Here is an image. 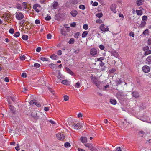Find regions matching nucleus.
I'll return each instance as SVG.
<instances>
[{
  "label": "nucleus",
  "instance_id": "obj_9",
  "mask_svg": "<svg viewBox=\"0 0 151 151\" xmlns=\"http://www.w3.org/2000/svg\"><path fill=\"white\" fill-rule=\"evenodd\" d=\"M84 145L86 147L88 148L91 150L93 151V147L91 144L86 143Z\"/></svg>",
  "mask_w": 151,
  "mask_h": 151
},
{
  "label": "nucleus",
  "instance_id": "obj_2",
  "mask_svg": "<svg viewBox=\"0 0 151 151\" xmlns=\"http://www.w3.org/2000/svg\"><path fill=\"white\" fill-rule=\"evenodd\" d=\"M68 124L72 128L76 129H79L82 127L81 124L79 122H78L77 123L68 122Z\"/></svg>",
  "mask_w": 151,
  "mask_h": 151
},
{
  "label": "nucleus",
  "instance_id": "obj_10",
  "mask_svg": "<svg viewBox=\"0 0 151 151\" xmlns=\"http://www.w3.org/2000/svg\"><path fill=\"white\" fill-rule=\"evenodd\" d=\"M116 5L115 4H112L110 6L111 10L114 13L116 12Z\"/></svg>",
  "mask_w": 151,
  "mask_h": 151
},
{
  "label": "nucleus",
  "instance_id": "obj_39",
  "mask_svg": "<svg viewBox=\"0 0 151 151\" xmlns=\"http://www.w3.org/2000/svg\"><path fill=\"white\" fill-rule=\"evenodd\" d=\"M57 56L55 55H53L50 56V58L53 60H55L56 58H57Z\"/></svg>",
  "mask_w": 151,
  "mask_h": 151
},
{
  "label": "nucleus",
  "instance_id": "obj_24",
  "mask_svg": "<svg viewBox=\"0 0 151 151\" xmlns=\"http://www.w3.org/2000/svg\"><path fill=\"white\" fill-rule=\"evenodd\" d=\"M81 86V82L78 81L74 85L75 87L76 88H79Z\"/></svg>",
  "mask_w": 151,
  "mask_h": 151
},
{
  "label": "nucleus",
  "instance_id": "obj_28",
  "mask_svg": "<svg viewBox=\"0 0 151 151\" xmlns=\"http://www.w3.org/2000/svg\"><path fill=\"white\" fill-rule=\"evenodd\" d=\"M146 24V23L145 21H142L139 25V27H144Z\"/></svg>",
  "mask_w": 151,
  "mask_h": 151
},
{
  "label": "nucleus",
  "instance_id": "obj_23",
  "mask_svg": "<svg viewBox=\"0 0 151 151\" xmlns=\"http://www.w3.org/2000/svg\"><path fill=\"white\" fill-rule=\"evenodd\" d=\"M132 96L135 98L138 97L139 96V94L137 92H133L132 93Z\"/></svg>",
  "mask_w": 151,
  "mask_h": 151
},
{
  "label": "nucleus",
  "instance_id": "obj_27",
  "mask_svg": "<svg viewBox=\"0 0 151 151\" xmlns=\"http://www.w3.org/2000/svg\"><path fill=\"white\" fill-rule=\"evenodd\" d=\"M88 32L87 31L84 32L82 34V37L83 38L85 37L88 35Z\"/></svg>",
  "mask_w": 151,
  "mask_h": 151
},
{
  "label": "nucleus",
  "instance_id": "obj_52",
  "mask_svg": "<svg viewBox=\"0 0 151 151\" xmlns=\"http://www.w3.org/2000/svg\"><path fill=\"white\" fill-rule=\"evenodd\" d=\"M71 3L73 4H76L78 3V1L77 0H73Z\"/></svg>",
  "mask_w": 151,
  "mask_h": 151
},
{
  "label": "nucleus",
  "instance_id": "obj_53",
  "mask_svg": "<svg viewBox=\"0 0 151 151\" xmlns=\"http://www.w3.org/2000/svg\"><path fill=\"white\" fill-rule=\"evenodd\" d=\"M52 37V35L50 34H48L47 36V38L48 39H50Z\"/></svg>",
  "mask_w": 151,
  "mask_h": 151
},
{
  "label": "nucleus",
  "instance_id": "obj_48",
  "mask_svg": "<svg viewBox=\"0 0 151 151\" xmlns=\"http://www.w3.org/2000/svg\"><path fill=\"white\" fill-rule=\"evenodd\" d=\"M99 47L100 48V49L101 50H104L105 48L104 46L102 45H101L99 46Z\"/></svg>",
  "mask_w": 151,
  "mask_h": 151
},
{
  "label": "nucleus",
  "instance_id": "obj_58",
  "mask_svg": "<svg viewBox=\"0 0 151 151\" xmlns=\"http://www.w3.org/2000/svg\"><path fill=\"white\" fill-rule=\"evenodd\" d=\"M35 23L37 24H39L40 23V21L38 19H36L35 21Z\"/></svg>",
  "mask_w": 151,
  "mask_h": 151
},
{
  "label": "nucleus",
  "instance_id": "obj_64",
  "mask_svg": "<svg viewBox=\"0 0 151 151\" xmlns=\"http://www.w3.org/2000/svg\"><path fill=\"white\" fill-rule=\"evenodd\" d=\"M116 151H121V149L119 147H118L116 148Z\"/></svg>",
  "mask_w": 151,
  "mask_h": 151
},
{
  "label": "nucleus",
  "instance_id": "obj_32",
  "mask_svg": "<svg viewBox=\"0 0 151 151\" xmlns=\"http://www.w3.org/2000/svg\"><path fill=\"white\" fill-rule=\"evenodd\" d=\"M104 59V57H101L98 58L96 59L97 61H98L101 62Z\"/></svg>",
  "mask_w": 151,
  "mask_h": 151
},
{
  "label": "nucleus",
  "instance_id": "obj_31",
  "mask_svg": "<svg viewBox=\"0 0 151 151\" xmlns=\"http://www.w3.org/2000/svg\"><path fill=\"white\" fill-rule=\"evenodd\" d=\"M61 83L63 84L67 85L68 84V82L67 80H63L62 81Z\"/></svg>",
  "mask_w": 151,
  "mask_h": 151
},
{
  "label": "nucleus",
  "instance_id": "obj_46",
  "mask_svg": "<svg viewBox=\"0 0 151 151\" xmlns=\"http://www.w3.org/2000/svg\"><path fill=\"white\" fill-rule=\"evenodd\" d=\"M64 100L65 101H67L68 100L69 97L68 96L65 95L64 96Z\"/></svg>",
  "mask_w": 151,
  "mask_h": 151
},
{
  "label": "nucleus",
  "instance_id": "obj_13",
  "mask_svg": "<svg viewBox=\"0 0 151 151\" xmlns=\"http://www.w3.org/2000/svg\"><path fill=\"white\" fill-rule=\"evenodd\" d=\"M52 7L53 9H56L58 8L59 7V6L58 2H54Z\"/></svg>",
  "mask_w": 151,
  "mask_h": 151
},
{
  "label": "nucleus",
  "instance_id": "obj_8",
  "mask_svg": "<svg viewBox=\"0 0 151 151\" xmlns=\"http://www.w3.org/2000/svg\"><path fill=\"white\" fill-rule=\"evenodd\" d=\"M142 69L143 71L146 73L149 72L150 70V68L147 65L144 66L142 67Z\"/></svg>",
  "mask_w": 151,
  "mask_h": 151
},
{
  "label": "nucleus",
  "instance_id": "obj_20",
  "mask_svg": "<svg viewBox=\"0 0 151 151\" xmlns=\"http://www.w3.org/2000/svg\"><path fill=\"white\" fill-rule=\"evenodd\" d=\"M81 142L83 143H85L87 142V138L86 137H81Z\"/></svg>",
  "mask_w": 151,
  "mask_h": 151
},
{
  "label": "nucleus",
  "instance_id": "obj_34",
  "mask_svg": "<svg viewBox=\"0 0 151 151\" xmlns=\"http://www.w3.org/2000/svg\"><path fill=\"white\" fill-rule=\"evenodd\" d=\"M85 8V6L84 5H80L79 6V9L82 10H84Z\"/></svg>",
  "mask_w": 151,
  "mask_h": 151
},
{
  "label": "nucleus",
  "instance_id": "obj_30",
  "mask_svg": "<svg viewBox=\"0 0 151 151\" xmlns=\"http://www.w3.org/2000/svg\"><path fill=\"white\" fill-rule=\"evenodd\" d=\"M149 33V30L147 29L145 30L143 33V34L145 35H148Z\"/></svg>",
  "mask_w": 151,
  "mask_h": 151
},
{
  "label": "nucleus",
  "instance_id": "obj_49",
  "mask_svg": "<svg viewBox=\"0 0 151 151\" xmlns=\"http://www.w3.org/2000/svg\"><path fill=\"white\" fill-rule=\"evenodd\" d=\"M34 66L36 68H39L40 66V65L38 63H35L34 64Z\"/></svg>",
  "mask_w": 151,
  "mask_h": 151
},
{
  "label": "nucleus",
  "instance_id": "obj_40",
  "mask_svg": "<svg viewBox=\"0 0 151 151\" xmlns=\"http://www.w3.org/2000/svg\"><path fill=\"white\" fill-rule=\"evenodd\" d=\"M32 116L35 119H38L39 116H38L37 114H35V115H34L33 114H32Z\"/></svg>",
  "mask_w": 151,
  "mask_h": 151
},
{
  "label": "nucleus",
  "instance_id": "obj_26",
  "mask_svg": "<svg viewBox=\"0 0 151 151\" xmlns=\"http://www.w3.org/2000/svg\"><path fill=\"white\" fill-rule=\"evenodd\" d=\"M136 13L138 15L141 16L142 14V12L141 10H136Z\"/></svg>",
  "mask_w": 151,
  "mask_h": 151
},
{
  "label": "nucleus",
  "instance_id": "obj_55",
  "mask_svg": "<svg viewBox=\"0 0 151 151\" xmlns=\"http://www.w3.org/2000/svg\"><path fill=\"white\" fill-rule=\"evenodd\" d=\"M14 32V29H11L9 30V32L12 34H13Z\"/></svg>",
  "mask_w": 151,
  "mask_h": 151
},
{
  "label": "nucleus",
  "instance_id": "obj_11",
  "mask_svg": "<svg viewBox=\"0 0 151 151\" xmlns=\"http://www.w3.org/2000/svg\"><path fill=\"white\" fill-rule=\"evenodd\" d=\"M30 104H35L37 107H40V106L41 105L40 103L38 101H36L35 100L34 101L32 100L30 101Z\"/></svg>",
  "mask_w": 151,
  "mask_h": 151
},
{
  "label": "nucleus",
  "instance_id": "obj_5",
  "mask_svg": "<svg viewBox=\"0 0 151 151\" xmlns=\"http://www.w3.org/2000/svg\"><path fill=\"white\" fill-rule=\"evenodd\" d=\"M57 139L60 140H63L65 138V136L63 134L61 133H58L56 134Z\"/></svg>",
  "mask_w": 151,
  "mask_h": 151
},
{
  "label": "nucleus",
  "instance_id": "obj_33",
  "mask_svg": "<svg viewBox=\"0 0 151 151\" xmlns=\"http://www.w3.org/2000/svg\"><path fill=\"white\" fill-rule=\"evenodd\" d=\"M103 16V14L102 13L100 12L96 14V16L98 17L99 18H100Z\"/></svg>",
  "mask_w": 151,
  "mask_h": 151
},
{
  "label": "nucleus",
  "instance_id": "obj_57",
  "mask_svg": "<svg viewBox=\"0 0 151 151\" xmlns=\"http://www.w3.org/2000/svg\"><path fill=\"white\" fill-rule=\"evenodd\" d=\"M76 24L75 22H73L70 24V26L71 27H76Z\"/></svg>",
  "mask_w": 151,
  "mask_h": 151
},
{
  "label": "nucleus",
  "instance_id": "obj_12",
  "mask_svg": "<svg viewBox=\"0 0 151 151\" xmlns=\"http://www.w3.org/2000/svg\"><path fill=\"white\" fill-rule=\"evenodd\" d=\"M111 55L114 57L119 59V55L117 52L115 50L112 51L111 52Z\"/></svg>",
  "mask_w": 151,
  "mask_h": 151
},
{
  "label": "nucleus",
  "instance_id": "obj_36",
  "mask_svg": "<svg viewBox=\"0 0 151 151\" xmlns=\"http://www.w3.org/2000/svg\"><path fill=\"white\" fill-rule=\"evenodd\" d=\"M74 39L73 38H71L68 41V43L69 44H72L74 43Z\"/></svg>",
  "mask_w": 151,
  "mask_h": 151
},
{
  "label": "nucleus",
  "instance_id": "obj_1",
  "mask_svg": "<svg viewBox=\"0 0 151 151\" xmlns=\"http://www.w3.org/2000/svg\"><path fill=\"white\" fill-rule=\"evenodd\" d=\"M91 80L93 83L99 89H101L104 85V83L103 82H100L98 78L95 77L92 78Z\"/></svg>",
  "mask_w": 151,
  "mask_h": 151
},
{
  "label": "nucleus",
  "instance_id": "obj_25",
  "mask_svg": "<svg viewBox=\"0 0 151 151\" xmlns=\"http://www.w3.org/2000/svg\"><path fill=\"white\" fill-rule=\"evenodd\" d=\"M66 71L70 74L71 75H73L74 73L70 69L68 68H66Z\"/></svg>",
  "mask_w": 151,
  "mask_h": 151
},
{
  "label": "nucleus",
  "instance_id": "obj_59",
  "mask_svg": "<svg viewBox=\"0 0 151 151\" xmlns=\"http://www.w3.org/2000/svg\"><path fill=\"white\" fill-rule=\"evenodd\" d=\"M93 6H96L98 5V3L96 2H94L92 4Z\"/></svg>",
  "mask_w": 151,
  "mask_h": 151
},
{
  "label": "nucleus",
  "instance_id": "obj_44",
  "mask_svg": "<svg viewBox=\"0 0 151 151\" xmlns=\"http://www.w3.org/2000/svg\"><path fill=\"white\" fill-rule=\"evenodd\" d=\"M83 28L85 30H87L88 29V25L87 24H85L83 25Z\"/></svg>",
  "mask_w": 151,
  "mask_h": 151
},
{
  "label": "nucleus",
  "instance_id": "obj_61",
  "mask_svg": "<svg viewBox=\"0 0 151 151\" xmlns=\"http://www.w3.org/2000/svg\"><path fill=\"white\" fill-rule=\"evenodd\" d=\"M109 85L107 84L106 86H104V88H103L104 90H105L106 88H108L109 87Z\"/></svg>",
  "mask_w": 151,
  "mask_h": 151
},
{
  "label": "nucleus",
  "instance_id": "obj_3",
  "mask_svg": "<svg viewBox=\"0 0 151 151\" xmlns=\"http://www.w3.org/2000/svg\"><path fill=\"white\" fill-rule=\"evenodd\" d=\"M15 14L16 18L18 20H20L24 17V15L21 12H16Z\"/></svg>",
  "mask_w": 151,
  "mask_h": 151
},
{
  "label": "nucleus",
  "instance_id": "obj_29",
  "mask_svg": "<svg viewBox=\"0 0 151 151\" xmlns=\"http://www.w3.org/2000/svg\"><path fill=\"white\" fill-rule=\"evenodd\" d=\"M22 38L23 40H27L28 39V36L27 35H24L22 36Z\"/></svg>",
  "mask_w": 151,
  "mask_h": 151
},
{
  "label": "nucleus",
  "instance_id": "obj_42",
  "mask_svg": "<svg viewBox=\"0 0 151 151\" xmlns=\"http://www.w3.org/2000/svg\"><path fill=\"white\" fill-rule=\"evenodd\" d=\"M122 93H121L120 92H119L117 93V97L119 98H122V97H121L120 96H122Z\"/></svg>",
  "mask_w": 151,
  "mask_h": 151
},
{
  "label": "nucleus",
  "instance_id": "obj_38",
  "mask_svg": "<svg viewBox=\"0 0 151 151\" xmlns=\"http://www.w3.org/2000/svg\"><path fill=\"white\" fill-rule=\"evenodd\" d=\"M151 53V50H147L145 51V55H147L148 54H150Z\"/></svg>",
  "mask_w": 151,
  "mask_h": 151
},
{
  "label": "nucleus",
  "instance_id": "obj_41",
  "mask_svg": "<svg viewBox=\"0 0 151 151\" xmlns=\"http://www.w3.org/2000/svg\"><path fill=\"white\" fill-rule=\"evenodd\" d=\"M80 36V33L79 32H77L74 35V37L76 38H78V37Z\"/></svg>",
  "mask_w": 151,
  "mask_h": 151
},
{
  "label": "nucleus",
  "instance_id": "obj_14",
  "mask_svg": "<svg viewBox=\"0 0 151 151\" xmlns=\"http://www.w3.org/2000/svg\"><path fill=\"white\" fill-rule=\"evenodd\" d=\"M56 73H57V77L59 79H61L63 78V76L60 74L59 70H57Z\"/></svg>",
  "mask_w": 151,
  "mask_h": 151
},
{
  "label": "nucleus",
  "instance_id": "obj_62",
  "mask_svg": "<svg viewBox=\"0 0 151 151\" xmlns=\"http://www.w3.org/2000/svg\"><path fill=\"white\" fill-rule=\"evenodd\" d=\"M49 122L52 124H55V122L51 120H49Z\"/></svg>",
  "mask_w": 151,
  "mask_h": 151
},
{
  "label": "nucleus",
  "instance_id": "obj_18",
  "mask_svg": "<svg viewBox=\"0 0 151 151\" xmlns=\"http://www.w3.org/2000/svg\"><path fill=\"white\" fill-rule=\"evenodd\" d=\"M144 0H137L136 1V4L138 6H139L142 4Z\"/></svg>",
  "mask_w": 151,
  "mask_h": 151
},
{
  "label": "nucleus",
  "instance_id": "obj_54",
  "mask_svg": "<svg viewBox=\"0 0 151 151\" xmlns=\"http://www.w3.org/2000/svg\"><path fill=\"white\" fill-rule=\"evenodd\" d=\"M62 54V51L60 50H59L57 52V54L59 55H60Z\"/></svg>",
  "mask_w": 151,
  "mask_h": 151
},
{
  "label": "nucleus",
  "instance_id": "obj_19",
  "mask_svg": "<svg viewBox=\"0 0 151 151\" xmlns=\"http://www.w3.org/2000/svg\"><path fill=\"white\" fill-rule=\"evenodd\" d=\"M110 102L112 104L115 105L116 104L117 102L116 100L114 99H111L110 100Z\"/></svg>",
  "mask_w": 151,
  "mask_h": 151
},
{
  "label": "nucleus",
  "instance_id": "obj_56",
  "mask_svg": "<svg viewBox=\"0 0 151 151\" xmlns=\"http://www.w3.org/2000/svg\"><path fill=\"white\" fill-rule=\"evenodd\" d=\"M21 76L23 78H26L27 77L26 73H22V74Z\"/></svg>",
  "mask_w": 151,
  "mask_h": 151
},
{
  "label": "nucleus",
  "instance_id": "obj_47",
  "mask_svg": "<svg viewBox=\"0 0 151 151\" xmlns=\"http://www.w3.org/2000/svg\"><path fill=\"white\" fill-rule=\"evenodd\" d=\"M20 58L21 60H24L25 59V56L24 55H21L20 57Z\"/></svg>",
  "mask_w": 151,
  "mask_h": 151
},
{
  "label": "nucleus",
  "instance_id": "obj_22",
  "mask_svg": "<svg viewBox=\"0 0 151 151\" xmlns=\"http://www.w3.org/2000/svg\"><path fill=\"white\" fill-rule=\"evenodd\" d=\"M49 66L52 69L55 70L56 69V65L53 64L52 63L49 65Z\"/></svg>",
  "mask_w": 151,
  "mask_h": 151
},
{
  "label": "nucleus",
  "instance_id": "obj_17",
  "mask_svg": "<svg viewBox=\"0 0 151 151\" xmlns=\"http://www.w3.org/2000/svg\"><path fill=\"white\" fill-rule=\"evenodd\" d=\"M70 14L72 16L75 17L77 15L78 12L77 11L74 10L71 12Z\"/></svg>",
  "mask_w": 151,
  "mask_h": 151
},
{
  "label": "nucleus",
  "instance_id": "obj_7",
  "mask_svg": "<svg viewBox=\"0 0 151 151\" xmlns=\"http://www.w3.org/2000/svg\"><path fill=\"white\" fill-rule=\"evenodd\" d=\"M40 7V5L38 4H35L33 6V9L37 13L39 12Z\"/></svg>",
  "mask_w": 151,
  "mask_h": 151
},
{
  "label": "nucleus",
  "instance_id": "obj_15",
  "mask_svg": "<svg viewBox=\"0 0 151 151\" xmlns=\"http://www.w3.org/2000/svg\"><path fill=\"white\" fill-rule=\"evenodd\" d=\"M10 17V15L8 14H5L3 15L2 17L4 18V20H7L9 19Z\"/></svg>",
  "mask_w": 151,
  "mask_h": 151
},
{
  "label": "nucleus",
  "instance_id": "obj_45",
  "mask_svg": "<svg viewBox=\"0 0 151 151\" xmlns=\"http://www.w3.org/2000/svg\"><path fill=\"white\" fill-rule=\"evenodd\" d=\"M147 17L146 16H143L142 17V20L143 21L147 20Z\"/></svg>",
  "mask_w": 151,
  "mask_h": 151
},
{
  "label": "nucleus",
  "instance_id": "obj_21",
  "mask_svg": "<svg viewBox=\"0 0 151 151\" xmlns=\"http://www.w3.org/2000/svg\"><path fill=\"white\" fill-rule=\"evenodd\" d=\"M129 122H127L126 120H124V122H123V126L125 127H129Z\"/></svg>",
  "mask_w": 151,
  "mask_h": 151
},
{
  "label": "nucleus",
  "instance_id": "obj_4",
  "mask_svg": "<svg viewBox=\"0 0 151 151\" xmlns=\"http://www.w3.org/2000/svg\"><path fill=\"white\" fill-rule=\"evenodd\" d=\"M99 28L103 32H107L109 30V29L107 26L104 24H101Z\"/></svg>",
  "mask_w": 151,
  "mask_h": 151
},
{
  "label": "nucleus",
  "instance_id": "obj_43",
  "mask_svg": "<svg viewBox=\"0 0 151 151\" xmlns=\"http://www.w3.org/2000/svg\"><path fill=\"white\" fill-rule=\"evenodd\" d=\"M20 35V33L19 32H16L14 34V37H19Z\"/></svg>",
  "mask_w": 151,
  "mask_h": 151
},
{
  "label": "nucleus",
  "instance_id": "obj_63",
  "mask_svg": "<svg viewBox=\"0 0 151 151\" xmlns=\"http://www.w3.org/2000/svg\"><path fill=\"white\" fill-rule=\"evenodd\" d=\"M4 81L6 82L9 81V79L8 77H6L4 79Z\"/></svg>",
  "mask_w": 151,
  "mask_h": 151
},
{
  "label": "nucleus",
  "instance_id": "obj_50",
  "mask_svg": "<svg viewBox=\"0 0 151 151\" xmlns=\"http://www.w3.org/2000/svg\"><path fill=\"white\" fill-rule=\"evenodd\" d=\"M142 121L146 122H148L149 123L151 124V122H149V121L145 119H142V118L141 119H140Z\"/></svg>",
  "mask_w": 151,
  "mask_h": 151
},
{
  "label": "nucleus",
  "instance_id": "obj_51",
  "mask_svg": "<svg viewBox=\"0 0 151 151\" xmlns=\"http://www.w3.org/2000/svg\"><path fill=\"white\" fill-rule=\"evenodd\" d=\"M45 20H49L51 19V16H47L46 17H45Z\"/></svg>",
  "mask_w": 151,
  "mask_h": 151
},
{
  "label": "nucleus",
  "instance_id": "obj_37",
  "mask_svg": "<svg viewBox=\"0 0 151 151\" xmlns=\"http://www.w3.org/2000/svg\"><path fill=\"white\" fill-rule=\"evenodd\" d=\"M64 146L65 147L68 148L70 147V143L66 142Z\"/></svg>",
  "mask_w": 151,
  "mask_h": 151
},
{
  "label": "nucleus",
  "instance_id": "obj_60",
  "mask_svg": "<svg viewBox=\"0 0 151 151\" xmlns=\"http://www.w3.org/2000/svg\"><path fill=\"white\" fill-rule=\"evenodd\" d=\"M44 109L45 111H49V108L48 107H44Z\"/></svg>",
  "mask_w": 151,
  "mask_h": 151
},
{
  "label": "nucleus",
  "instance_id": "obj_16",
  "mask_svg": "<svg viewBox=\"0 0 151 151\" xmlns=\"http://www.w3.org/2000/svg\"><path fill=\"white\" fill-rule=\"evenodd\" d=\"M146 63L149 64L151 63V55L148 56L146 59Z\"/></svg>",
  "mask_w": 151,
  "mask_h": 151
},
{
  "label": "nucleus",
  "instance_id": "obj_35",
  "mask_svg": "<svg viewBox=\"0 0 151 151\" xmlns=\"http://www.w3.org/2000/svg\"><path fill=\"white\" fill-rule=\"evenodd\" d=\"M40 59L43 61H47L49 59L48 58L45 57H41Z\"/></svg>",
  "mask_w": 151,
  "mask_h": 151
},
{
  "label": "nucleus",
  "instance_id": "obj_6",
  "mask_svg": "<svg viewBox=\"0 0 151 151\" xmlns=\"http://www.w3.org/2000/svg\"><path fill=\"white\" fill-rule=\"evenodd\" d=\"M90 54L92 56H94L97 55V51L96 48H93L90 49Z\"/></svg>",
  "mask_w": 151,
  "mask_h": 151
}]
</instances>
